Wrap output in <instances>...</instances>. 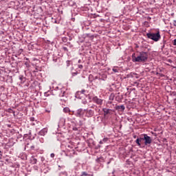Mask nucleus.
<instances>
[{
  "label": "nucleus",
  "instance_id": "nucleus-8",
  "mask_svg": "<svg viewBox=\"0 0 176 176\" xmlns=\"http://www.w3.org/2000/svg\"><path fill=\"white\" fill-rule=\"evenodd\" d=\"M144 141V138L140 137L138 138L135 140V143L138 145V146H141V143Z\"/></svg>",
  "mask_w": 176,
  "mask_h": 176
},
{
  "label": "nucleus",
  "instance_id": "nucleus-29",
  "mask_svg": "<svg viewBox=\"0 0 176 176\" xmlns=\"http://www.w3.org/2000/svg\"><path fill=\"white\" fill-rule=\"evenodd\" d=\"M62 97H64V94H63Z\"/></svg>",
  "mask_w": 176,
  "mask_h": 176
},
{
  "label": "nucleus",
  "instance_id": "nucleus-12",
  "mask_svg": "<svg viewBox=\"0 0 176 176\" xmlns=\"http://www.w3.org/2000/svg\"><path fill=\"white\" fill-rule=\"evenodd\" d=\"M63 111H64V112H69V109H68V108H65V109H63Z\"/></svg>",
  "mask_w": 176,
  "mask_h": 176
},
{
  "label": "nucleus",
  "instance_id": "nucleus-30",
  "mask_svg": "<svg viewBox=\"0 0 176 176\" xmlns=\"http://www.w3.org/2000/svg\"><path fill=\"white\" fill-rule=\"evenodd\" d=\"M136 137H137V136L135 135V136H134V138H136Z\"/></svg>",
  "mask_w": 176,
  "mask_h": 176
},
{
  "label": "nucleus",
  "instance_id": "nucleus-25",
  "mask_svg": "<svg viewBox=\"0 0 176 176\" xmlns=\"http://www.w3.org/2000/svg\"><path fill=\"white\" fill-rule=\"evenodd\" d=\"M100 144H104V142H103L102 140H101V141L100 142Z\"/></svg>",
  "mask_w": 176,
  "mask_h": 176
},
{
  "label": "nucleus",
  "instance_id": "nucleus-6",
  "mask_svg": "<svg viewBox=\"0 0 176 176\" xmlns=\"http://www.w3.org/2000/svg\"><path fill=\"white\" fill-rule=\"evenodd\" d=\"M85 112H86V116H87V118H91V116L94 115V111L91 109L85 110Z\"/></svg>",
  "mask_w": 176,
  "mask_h": 176
},
{
  "label": "nucleus",
  "instance_id": "nucleus-26",
  "mask_svg": "<svg viewBox=\"0 0 176 176\" xmlns=\"http://www.w3.org/2000/svg\"><path fill=\"white\" fill-rule=\"evenodd\" d=\"M2 159V154H0V160Z\"/></svg>",
  "mask_w": 176,
  "mask_h": 176
},
{
  "label": "nucleus",
  "instance_id": "nucleus-19",
  "mask_svg": "<svg viewBox=\"0 0 176 176\" xmlns=\"http://www.w3.org/2000/svg\"><path fill=\"white\" fill-rule=\"evenodd\" d=\"M75 75H78V72H74V73L72 74L73 76H75Z\"/></svg>",
  "mask_w": 176,
  "mask_h": 176
},
{
  "label": "nucleus",
  "instance_id": "nucleus-3",
  "mask_svg": "<svg viewBox=\"0 0 176 176\" xmlns=\"http://www.w3.org/2000/svg\"><path fill=\"white\" fill-rule=\"evenodd\" d=\"M143 140L144 141L145 145H149V144H152V138L151 137L148 136L147 134L143 135Z\"/></svg>",
  "mask_w": 176,
  "mask_h": 176
},
{
  "label": "nucleus",
  "instance_id": "nucleus-4",
  "mask_svg": "<svg viewBox=\"0 0 176 176\" xmlns=\"http://www.w3.org/2000/svg\"><path fill=\"white\" fill-rule=\"evenodd\" d=\"M85 112H86V109H79L77 110L76 113V116H78V118H81V116H83L85 115Z\"/></svg>",
  "mask_w": 176,
  "mask_h": 176
},
{
  "label": "nucleus",
  "instance_id": "nucleus-9",
  "mask_svg": "<svg viewBox=\"0 0 176 176\" xmlns=\"http://www.w3.org/2000/svg\"><path fill=\"white\" fill-rule=\"evenodd\" d=\"M46 133H47V129H43L41 131H39L38 134L39 135H45Z\"/></svg>",
  "mask_w": 176,
  "mask_h": 176
},
{
  "label": "nucleus",
  "instance_id": "nucleus-14",
  "mask_svg": "<svg viewBox=\"0 0 176 176\" xmlns=\"http://www.w3.org/2000/svg\"><path fill=\"white\" fill-rule=\"evenodd\" d=\"M108 141V138H104L103 140H102V142H107Z\"/></svg>",
  "mask_w": 176,
  "mask_h": 176
},
{
  "label": "nucleus",
  "instance_id": "nucleus-16",
  "mask_svg": "<svg viewBox=\"0 0 176 176\" xmlns=\"http://www.w3.org/2000/svg\"><path fill=\"white\" fill-rule=\"evenodd\" d=\"M63 50H65V52H68V49L67 48V47H63Z\"/></svg>",
  "mask_w": 176,
  "mask_h": 176
},
{
  "label": "nucleus",
  "instance_id": "nucleus-15",
  "mask_svg": "<svg viewBox=\"0 0 176 176\" xmlns=\"http://www.w3.org/2000/svg\"><path fill=\"white\" fill-rule=\"evenodd\" d=\"M36 162H37L36 158L33 159V162L34 164H36Z\"/></svg>",
  "mask_w": 176,
  "mask_h": 176
},
{
  "label": "nucleus",
  "instance_id": "nucleus-21",
  "mask_svg": "<svg viewBox=\"0 0 176 176\" xmlns=\"http://www.w3.org/2000/svg\"><path fill=\"white\" fill-rule=\"evenodd\" d=\"M113 72H118V69H113Z\"/></svg>",
  "mask_w": 176,
  "mask_h": 176
},
{
  "label": "nucleus",
  "instance_id": "nucleus-20",
  "mask_svg": "<svg viewBox=\"0 0 176 176\" xmlns=\"http://www.w3.org/2000/svg\"><path fill=\"white\" fill-rule=\"evenodd\" d=\"M173 45H174V46H176V39L174 40Z\"/></svg>",
  "mask_w": 176,
  "mask_h": 176
},
{
  "label": "nucleus",
  "instance_id": "nucleus-10",
  "mask_svg": "<svg viewBox=\"0 0 176 176\" xmlns=\"http://www.w3.org/2000/svg\"><path fill=\"white\" fill-rule=\"evenodd\" d=\"M103 112H104V115H108V113H109V112H111V109H103Z\"/></svg>",
  "mask_w": 176,
  "mask_h": 176
},
{
  "label": "nucleus",
  "instance_id": "nucleus-1",
  "mask_svg": "<svg viewBox=\"0 0 176 176\" xmlns=\"http://www.w3.org/2000/svg\"><path fill=\"white\" fill-rule=\"evenodd\" d=\"M148 60V53L145 52H141L135 56V53L132 54V61L133 63H145Z\"/></svg>",
  "mask_w": 176,
  "mask_h": 176
},
{
  "label": "nucleus",
  "instance_id": "nucleus-24",
  "mask_svg": "<svg viewBox=\"0 0 176 176\" xmlns=\"http://www.w3.org/2000/svg\"><path fill=\"white\" fill-rule=\"evenodd\" d=\"M34 118H30V120H32V122H34Z\"/></svg>",
  "mask_w": 176,
  "mask_h": 176
},
{
  "label": "nucleus",
  "instance_id": "nucleus-7",
  "mask_svg": "<svg viewBox=\"0 0 176 176\" xmlns=\"http://www.w3.org/2000/svg\"><path fill=\"white\" fill-rule=\"evenodd\" d=\"M115 109H116V111H120V112H123L124 109H126V107H124V105L122 104L120 106H116Z\"/></svg>",
  "mask_w": 176,
  "mask_h": 176
},
{
  "label": "nucleus",
  "instance_id": "nucleus-23",
  "mask_svg": "<svg viewBox=\"0 0 176 176\" xmlns=\"http://www.w3.org/2000/svg\"><path fill=\"white\" fill-rule=\"evenodd\" d=\"M50 156H51V157H54V153H52V154L50 155Z\"/></svg>",
  "mask_w": 176,
  "mask_h": 176
},
{
  "label": "nucleus",
  "instance_id": "nucleus-13",
  "mask_svg": "<svg viewBox=\"0 0 176 176\" xmlns=\"http://www.w3.org/2000/svg\"><path fill=\"white\" fill-rule=\"evenodd\" d=\"M82 175L87 176L89 174H87L86 172H82Z\"/></svg>",
  "mask_w": 176,
  "mask_h": 176
},
{
  "label": "nucleus",
  "instance_id": "nucleus-28",
  "mask_svg": "<svg viewBox=\"0 0 176 176\" xmlns=\"http://www.w3.org/2000/svg\"><path fill=\"white\" fill-rule=\"evenodd\" d=\"M2 154V151H0V155Z\"/></svg>",
  "mask_w": 176,
  "mask_h": 176
},
{
  "label": "nucleus",
  "instance_id": "nucleus-11",
  "mask_svg": "<svg viewBox=\"0 0 176 176\" xmlns=\"http://www.w3.org/2000/svg\"><path fill=\"white\" fill-rule=\"evenodd\" d=\"M67 66L69 67L70 64H71V61L70 60H67Z\"/></svg>",
  "mask_w": 176,
  "mask_h": 176
},
{
  "label": "nucleus",
  "instance_id": "nucleus-22",
  "mask_svg": "<svg viewBox=\"0 0 176 176\" xmlns=\"http://www.w3.org/2000/svg\"><path fill=\"white\" fill-rule=\"evenodd\" d=\"M112 102H108L107 104V107H109V105H111V104Z\"/></svg>",
  "mask_w": 176,
  "mask_h": 176
},
{
  "label": "nucleus",
  "instance_id": "nucleus-17",
  "mask_svg": "<svg viewBox=\"0 0 176 176\" xmlns=\"http://www.w3.org/2000/svg\"><path fill=\"white\" fill-rule=\"evenodd\" d=\"M78 68H80V69H82V68H83V65H78Z\"/></svg>",
  "mask_w": 176,
  "mask_h": 176
},
{
  "label": "nucleus",
  "instance_id": "nucleus-27",
  "mask_svg": "<svg viewBox=\"0 0 176 176\" xmlns=\"http://www.w3.org/2000/svg\"><path fill=\"white\" fill-rule=\"evenodd\" d=\"M124 1V2H126V1H130V0H123Z\"/></svg>",
  "mask_w": 176,
  "mask_h": 176
},
{
  "label": "nucleus",
  "instance_id": "nucleus-18",
  "mask_svg": "<svg viewBox=\"0 0 176 176\" xmlns=\"http://www.w3.org/2000/svg\"><path fill=\"white\" fill-rule=\"evenodd\" d=\"M173 25H174V27H176V20L173 21Z\"/></svg>",
  "mask_w": 176,
  "mask_h": 176
},
{
  "label": "nucleus",
  "instance_id": "nucleus-5",
  "mask_svg": "<svg viewBox=\"0 0 176 176\" xmlns=\"http://www.w3.org/2000/svg\"><path fill=\"white\" fill-rule=\"evenodd\" d=\"M94 102L98 104V105H101L102 104V100L100 98H98L97 96L94 97Z\"/></svg>",
  "mask_w": 176,
  "mask_h": 176
},
{
  "label": "nucleus",
  "instance_id": "nucleus-2",
  "mask_svg": "<svg viewBox=\"0 0 176 176\" xmlns=\"http://www.w3.org/2000/svg\"><path fill=\"white\" fill-rule=\"evenodd\" d=\"M146 36L148 39H152V41H154L155 42H157V41L162 38L160 32H157V33H147Z\"/></svg>",
  "mask_w": 176,
  "mask_h": 176
}]
</instances>
